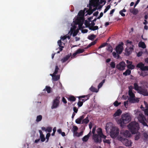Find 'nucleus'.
<instances>
[{
  "instance_id": "1",
  "label": "nucleus",
  "mask_w": 148,
  "mask_h": 148,
  "mask_svg": "<svg viewBox=\"0 0 148 148\" xmlns=\"http://www.w3.org/2000/svg\"><path fill=\"white\" fill-rule=\"evenodd\" d=\"M131 120V117L130 114L127 113L123 114L121 118L117 121V123L120 124V126L122 127L123 124H125L129 122Z\"/></svg>"
},
{
  "instance_id": "2",
  "label": "nucleus",
  "mask_w": 148,
  "mask_h": 148,
  "mask_svg": "<svg viewBox=\"0 0 148 148\" xmlns=\"http://www.w3.org/2000/svg\"><path fill=\"white\" fill-rule=\"evenodd\" d=\"M128 127L133 134H135L139 128L138 123L135 121L132 122L130 123L128 126Z\"/></svg>"
},
{
  "instance_id": "3",
  "label": "nucleus",
  "mask_w": 148,
  "mask_h": 148,
  "mask_svg": "<svg viewBox=\"0 0 148 148\" xmlns=\"http://www.w3.org/2000/svg\"><path fill=\"white\" fill-rule=\"evenodd\" d=\"M123 42H122L121 44L118 45L116 48V52H113L112 53V55L114 58H117L118 59L120 58L119 54L122 53L123 49Z\"/></svg>"
},
{
  "instance_id": "4",
  "label": "nucleus",
  "mask_w": 148,
  "mask_h": 148,
  "mask_svg": "<svg viewBox=\"0 0 148 148\" xmlns=\"http://www.w3.org/2000/svg\"><path fill=\"white\" fill-rule=\"evenodd\" d=\"M118 140L121 141L123 145L127 147H131L132 143L131 140L124 138L122 137H118Z\"/></svg>"
},
{
  "instance_id": "5",
  "label": "nucleus",
  "mask_w": 148,
  "mask_h": 148,
  "mask_svg": "<svg viewBox=\"0 0 148 148\" xmlns=\"http://www.w3.org/2000/svg\"><path fill=\"white\" fill-rule=\"evenodd\" d=\"M119 129L117 127H114L112 128L110 132L111 137L113 138H115L119 135Z\"/></svg>"
},
{
  "instance_id": "6",
  "label": "nucleus",
  "mask_w": 148,
  "mask_h": 148,
  "mask_svg": "<svg viewBox=\"0 0 148 148\" xmlns=\"http://www.w3.org/2000/svg\"><path fill=\"white\" fill-rule=\"evenodd\" d=\"M60 97V96L56 97L53 100L52 105L51 106V109H54L57 108L59 106Z\"/></svg>"
},
{
  "instance_id": "7",
  "label": "nucleus",
  "mask_w": 148,
  "mask_h": 148,
  "mask_svg": "<svg viewBox=\"0 0 148 148\" xmlns=\"http://www.w3.org/2000/svg\"><path fill=\"white\" fill-rule=\"evenodd\" d=\"M84 20V17H77V18L74 21L75 24L78 25L79 29L82 28Z\"/></svg>"
},
{
  "instance_id": "8",
  "label": "nucleus",
  "mask_w": 148,
  "mask_h": 148,
  "mask_svg": "<svg viewBox=\"0 0 148 148\" xmlns=\"http://www.w3.org/2000/svg\"><path fill=\"white\" fill-rule=\"evenodd\" d=\"M139 121L145 126H147L145 122L146 118L144 115L142 113L140 114L138 118Z\"/></svg>"
},
{
  "instance_id": "9",
  "label": "nucleus",
  "mask_w": 148,
  "mask_h": 148,
  "mask_svg": "<svg viewBox=\"0 0 148 148\" xmlns=\"http://www.w3.org/2000/svg\"><path fill=\"white\" fill-rule=\"evenodd\" d=\"M90 95L88 94L85 95H82L79 97H77L78 98L79 101H82L84 102L89 99Z\"/></svg>"
},
{
  "instance_id": "10",
  "label": "nucleus",
  "mask_w": 148,
  "mask_h": 148,
  "mask_svg": "<svg viewBox=\"0 0 148 148\" xmlns=\"http://www.w3.org/2000/svg\"><path fill=\"white\" fill-rule=\"evenodd\" d=\"M125 63L124 62L122 61L116 65V67L120 70H123L125 69Z\"/></svg>"
},
{
  "instance_id": "11",
  "label": "nucleus",
  "mask_w": 148,
  "mask_h": 148,
  "mask_svg": "<svg viewBox=\"0 0 148 148\" xmlns=\"http://www.w3.org/2000/svg\"><path fill=\"white\" fill-rule=\"evenodd\" d=\"M99 135L97 134H93L92 136V138L94 140L95 142L96 143H100L102 141V140L101 138H99Z\"/></svg>"
},
{
  "instance_id": "12",
  "label": "nucleus",
  "mask_w": 148,
  "mask_h": 148,
  "mask_svg": "<svg viewBox=\"0 0 148 148\" xmlns=\"http://www.w3.org/2000/svg\"><path fill=\"white\" fill-rule=\"evenodd\" d=\"M138 92L144 96H148V92L146 89L142 88H141L140 89Z\"/></svg>"
},
{
  "instance_id": "13",
  "label": "nucleus",
  "mask_w": 148,
  "mask_h": 148,
  "mask_svg": "<svg viewBox=\"0 0 148 148\" xmlns=\"http://www.w3.org/2000/svg\"><path fill=\"white\" fill-rule=\"evenodd\" d=\"M114 127L112 126V124L111 122H109L107 123L105 129L106 131H109V130H111L112 128Z\"/></svg>"
},
{
  "instance_id": "14",
  "label": "nucleus",
  "mask_w": 148,
  "mask_h": 148,
  "mask_svg": "<svg viewBox=\"0 0 148 148\" xmlns=\"http://www.w3.org/2000/svg\"><path fill=\"white\" fill-rule=\"evenodd\" d=\"M128 100L130 103H138L139 101V99L137 98H129L128 99Z\"/></svg>"
},
{
  "instance_id": "15",
  "label": "nucleus",
  "mask_w": 148,
  "mask_h": 148,
  "mask_svg": "<svg viewBox=\"0 0 148 148\" xmlns=\"http://www.w3.org/2000/svg\"><path fill=\"white\" fill-rule=\"evenodd\" d=\"M123 135L124 136L127 138L130 137L131 136L129 131L127 130H126L123 132Z\"/></svg>"
},
{
  "instance_id": "16",
  "label": "nucleus",
  "mask_w": 148,
  "mask_h": 148,
  "mask_svg": "<svg viewBox=\"0 0 148 148\" xmlns=\"http://www.w3.org/2000/svg\"><path fill=\"white\" fill-rule=\"evenodd\" d=\"M122 113V111L120 109H118L114 114L113 115V116L115 117L117 116H119L121 115Z\"/></svg>"
},
{
  "instance_id": "17",
  "label": "nucleus",
  "mask_w": 148,
  "mask_h": 148,
  "mask_svg": "<svg viewBox=\"0 0 148 148\" xmlns=\"http://www.w3.org/2000/svg\"><path fill=\"white\" fill-rule=\"evenodd\" d=\"M130 12L134 15H136L138 12V11L137 8L131 9L130 10Z\"/></svg>"
},
{
  "instance_id": "18",
  "label": "nucleus",
  "mask_w": 148,
  "mask_h": 148,
  "mask_svg": "<svg viewBox=\"0 0 148 148\" xmlns=\"http://www.w3.org/2000/svg\"><path fill=\"white\" fill-rule=\"evenodd\" d=\"M134 89L138 91V92L140 90V89L141 88V87L138 86V84L137 83H135L134 84Z\"/></svg>"
},
{
  "instance_id": "19",
  "label": "nucleus",
  "mask_w": 148,
  "mask_h": 148,
  "mask_svg": "<svg viewBox=\"0 0 148 148\" xmlns=\"http://www.w3.org/2000/svg\"><path fill=\"white\" fill-rule=\"evenodd\" d=\"M132 49L131 47H130L129 48H125V54L127 56L129 55L131 53V50Z\"/></svg>"
},
{
  "instance_id": "20",
  "label": "nucleus",
  "mask_w": 148,
  "mask_h": 148,
  "mask_svg": "<svg viewBox=\"0 0 148 148\" xmlns=\"http://www.w3.org/2000/svg\"><path fill=\"white\" fill-rule=\"evenodd\" d=\"M88 115L85 119L82 121V124H88L90 120L88 119Z\"/></svg>"
},
{
  "instance_id": "21",
  "label": "nucleus",
  "mask_w": 148,
  "mask_h": 148,
  "mask_svg": "<svg viewBox=\"0 0 148 148\" xmlns=\"http://www.w3.org/2000/svg\"><path fill=\"white\" fill-rule=\"evenodd\" d=\"M135 134H136V135L135 136V140H137L140 138V132L138 131L136 132Z\"/></svg>"
},
{
  "instance_id": "22",
  "label": "nucleus",
  "mask_w": 148,
  "mask_h": 148,
  "mask_svg": "<svg viewBox=\"0 0 148 148\" xmlns=\"http://www.w3.org/2000/svg\"><path fill=\"white\" fill-rule=\"evenodd\" d=\"M144 64L142 62H140L138 64L136 67L138 68H140V69L142 71Z\"/></svg>"
},
{
  "instance_id": "23",
  "label": "nucleus",
  "mask_w": 148,
  "mask_h": 148,
  "mask_svg": "<svg viewBox=\"0 0 148 148\" xmlns=\"http://www.w3.org/2000/svg\"><path fill=\"white\" fill-rule=\"evenodd\" d=\"M138 46L139 47H141L143 49H145L146 47V46L145 43L144 42H140L138 44Z\"/></svg>"
},
{
  "instance_id": "24",
  "label": "nucleus",
  "mask_w": 148,
  "mask_h": 148,
  "mask_svg": "<svg viewBox=\"0 0 148 148\" xmlns=\"http://www.w3.org/2000/svg\"><path fill=\"white\" fill-rule=\"evenodd\" d=\"M84 11L82 10H81L79 11L78 14V16L77 17H84Z\"/></svg>"
},
{
  "instance_id": "25",
  "label": "nucleus",
  "mask_w": 148,
  "mask_h": 148,
  "mask_svg": "<svg viewBox=\"0 0 148 148\" xmlns=\"http://www.w3.org/2000/svg\"><path fill=\"white\" fill-rule=\"evenodd\" d=\"M70 57V56L67 55L65 57L62 59L61 60V61L62 63H64Z\"/></svg>"
},
{
  "instance_id": "26",
  "label": "nucleus",
  "mask_w": 148,
  "mask_h": 148,
  "mask_svg": "<svg viewBox=\"0 0 148 148\" xmlns=\"http://www.w3.org/2000/svg\"><path fill=\"white\" fill-rule=\"evenodd\" d=\"M68 99L70 101H74L76 100V98L73 95L70 96L68 98Z\"/></svg>"
},
{
  "instance_id": "27",
  "label": "nucleus",
  "mask_w": 148,
  "mask_h": 148,
  "mask_svg": "<svg viewBox=\"0 0 148 148\" xmlns=\"http://www.w3.org/2000/svg\"><path fill=\"white\" fill-rule=\"evenodd\" d=\"M129 95L130 97V98H134L135 97V95L132 90H129Z\"/></svg>"
},
{
  "instance_id": "28",
  "label": "nucleus",
  "mask_w": 148,
  "mask_h": 148,
  "mask_svg": "<svg viewBox=\"0 0 148 148\" xmlns=\"http://www.w3.org/2000/svg\"><path fill=\"white\" fill-rule=\"evenodd\" d=\"M131 73V71L129 69L125 71L123 73V74L125 76L129 75Z\"/></svg>"
},
{
  "instance_id": "29",
  "label": "nucleus",
  "mask_w": 148,
  "mask_h": 148,
  "mask_svg": "<svg viewBox=\"0 0 148 148\" xmlns=\"http://www.w3.org/2000/svg\"><path fill=\"white\" fill-rule=\"evenodd\" d=\"M95 37L96 36L95 35L92 34L90 36H89L88 37V38L90 40H93Z\"/></svg>"
},
{
  "instance_id": "30",
  "label": "nucleus",
  "mask_w": 148,
  "mask_h": 148,
  "mask_svg": "<svg viewBox=\"0 0 148 148\" xmlns=\"http://www.w3.org/2000/svg\"><path fill=\"white\" fill-rule=\"evenodd\" d=\"M60 78V75H56L55 74V75H54L53 78L52 79L54 81H56L58 80Z\"/></svg>"
},
{
  "instance_id": "31",
  "label": "nucleus",
  "mask_w": 148,
  "mask_h": 148,
  "mask_svg": "<svg viewBox=\"0 0 148 148\" xmlns=\"http://www.w3.org/2000/svg\"><path fill=\"white\" fill-rule=\"evenodd\" d=\"M98 135L100 136L101 135L103 134L102 132V130L101 128H99L97 131Z\"/></svg>"
},
{
  "instance_id": "32",
  "label": "nucleus",
  "mask_w": 148,
  "mask_h": 148,
  "mask_svg": "<svg viewBox=\"0 0 148 148\" xmlns=\"http://www.w3.org/2000/svg\"><path fill=\"white\" fill-rule=\"evenodd\" d=\"M143 136L145 140V141H148V135L145 132L143 134Z\"/></svg>"
},
{
  "instance_id": "33",
  "label": "nucleus",
  "mask_w": 148,
  "mask_h": 148,
  "mask_svg": "<svg viewBox=\"0 0 148 148\" xmlns=\"http://www.w3.org/2000/svg\"><path fill=\"white\" fill-rule=\"evenodd\" d=\"M90 90L91 91L93 92H98V90L97 89L92 86L90 88Z\"/></svg>"
},
{
  "instance_id": "34",
  "label": "nucleus",
  "mask_w": 148,
  "mask_h": 148,
  "mask_svg": "<svg viewBox=\"0 0 148 148\" xmlns=\"http://www.w3.org/2000/svg\"><path fill=\"white\" fill-rule=\"evenodd\" d=\"M89 138L88 136L86 135L82 138V140L84 142H86L88 140Z\"/></svg>"
},
{
  "instance_id": "35",
  "label": "nucleus",
  "mask_w": 148,
  "mask_h": 148,
  "mask_svg": "<svg viewBox=\"0 0 148 148\" xmlns=\"http://www.w3.org/2000/svg\"><path fill=\"white\" fill-rule=\"evenodd\" d=\"M42 119V116L41 115H39L37 116L36 121L37 122L40 121Z\"/></svg>"
},
{
  "instance_id": "36",
  "label": "nucleus",
  "mask_w": 148,
  "mask_h": 148,
  "mask_svg": "<svg viewBox=\"0 0 148 148\" xmlns=\"http://www.w3.org/2000/svg\"><path fill=\"white\" fill-rule=\"evenodd\" d=\"M99 29L98 27L97 26H93L92 27H90L89 28V29L90 30H91L93 31H95L96 30L98 29Z\"/></svg>"
},
{
  "instance_id": "37",
  "label": "nucleus",
  "mask_w": 148,
  "mask_h": 148,
  "mask_svg": "<svg viewBox=\"0 0 148 148\" xmlns=\"http://www.w3.org/2000/svg\"><path fill=\"white\" fill-rule=\"evenodd\" d=\"M107 50L108 51L111 53L113 49L112 47L110 45H109L108 47Z\"/></svg>"
},
{
  "instance_id": "38",
  "label": "nucleus",
  "mask_w": 148,
  "mask_h": 148,
  "mask_svg": "<svg viewBox=\"0 0 148 148\" xmlns=\"http://www.w3.org/2000/svg\"><path fill=\"white\" fill-rule=\"evenodd\" d=\"M127 68L129 69L132 70L134 68L135 66L132 64H129L127 66Z\"/></svg>"
},
{
  "instance_id": "39",
  "label": "nucleus",
  "mask_w": 148,
  "mask_h": 148,
  "mask_svg": "<svg viewBox=\"0 0 148 148\" xmlns=\"http://www.w3.org/2000/svg\"><path fill=\"white\" fill-rule=\"evenodd\" d=\"M126 11V10L125 9H123V10H121L119 12V14L121 15V16H125V14L123 13V12H125Z\"/></svg>"
},
{
  "instance_id": "40",
  "label": "nucleus",
  "mask_w": 148,
  "mask_h": 148,
  "mask_svg": "<svg viewBox=\"0 0 148 148\" xmlns=\"http://www.w3.org/2000/svg\"><path fill=\"white\" fill-rule=\"evenodd\" d=\"M84 51V50L83 49H79L76 51V52L77 54L83 53Z\"/></svg>"
},
{
  "instance_id": "41",
  "label": "nucleus",
  "mask_w": 148,
  "mask_h": 148,
  "mask_svg": "<svg viewBox=\"0 0 148 148\" xmlns=\"http://www.w3.org/2000/svg\"><path fill=\"white\" fill-rule=\"evenodd\" d=\"M79 29H77L76 30L74 31L73 32V36L74 37L75 36L78 34L79 32Z\"/></svg>"
},
{
  "instance_id": "42",
  "label": "nucleus",
  "mask_w": 148,
  "mask_h": 148,
  "mask_svg": "<svg viewBox=\"0 0 148 148\" xmlns=\"http://www.w3.org/2000/svg\"><path fill=\"white\" fill-rule=\"evenodd\" d=\"M140 75L143 77H144L148 75V73L145 72H141Z\"/></svg>"
},
{
  "instance_id": "43",
  "label": "nucleus",
  "mask_w": 148,
  "mask_h": 148,
  "mask_svg": "<svg viewBox=\"0 0 148 148\" xmlns=\"http://www.w3.org/2000/svg\"><path fill=\"white\" fill-rule=\"evenodd\" d=\"M89 22L90 21H85V25L86 26L88 27L89 29V28L90 27H91L90 26V23Z\"/></svg>"
},
{
  "instance_id": "44",
  "label": "nucleus",
  "mask_w": 148,
  "mask_h": 148,
  "mask_svg": "<svg viewBox=\"0 0 148 148\" xmlns=\"http://www.w3.org/2000/svg\"><path fill=\"white\" fill-rule=\"evenodd\" d=\"M47 93H49L51 92V88L49 86H46L45 87Z\"/></svg>"
},
{
  "instance_id": "45",
  "label": "nucleus",
  "mask_w": 148,
  "mask_h": 148,
  "mask_svg": "<svg viewBox=\"0 0 148 148\" xmlns=\"http://www.w3.org/2000/svg\"><path fill=\"white\" fill-rule=\"evenodd\" d=\"M83 103L84 102H82V101H81L79 100V101L77 103V104L78 106V107H81L82 106Z\"/></svg>"
},
{
  "instance_id": "46",
  "label": "nucleus",
  "mask_w": 148,
  "mask_h": 148,
  "mask_svg": "<svg viewBox=\"0 0 148 148\" xmlns=\"http://www.w3.org/2000/svg\"><path fill=\"white\" fill-rule=\"evenodd\" d=\"M121 104V102H118V101H116L114 102V106L116 107H117L119 105H120Z\"/></svg>"
},
{
  "instance_id": "47",
  "label": "nucleus",
  "mask_w": 148,
  "mask_h": 148,
  "mask_svg": "<svg viewBox=\"0 0 148 148\" xmlns=\"http://www.w3.org/2000/svg\"><path fill=\"white\" fill-rule=\"evenodd\" d=\"M108 44L107 42L104 43L102 44L98 48L99 49H100L101 48L103 47Z\"/></svg>"
},
{
  "instance_id": "48",
  "label": "nucleus",
  "mask_w": 148,
  "mask_h": 148,
  "mask_svg": "<svg viewBox=\"0 0 148 148\" xmlns=\"http://www.w3.org/2000/svg\"><path fill=\"white\" fill-rule=\"evenodd\" d=\"M40 137L41 139V142H43L45 140V139L44 135L40 136Z\"/></svg>"
},
{
  "instance_id": "49",
  "label": "nucleus",
  "mask_w": 148,
  "mask_h": 148,
  "mask_svg": "<svg viewBox=\"0 0 148 148\" xmlns=\"http://www.w3.org/2000/svg\"><path fill=\"white\" fill-rule=\"evenodd\" d=\"M76 27L75 26H74L73 28H71L70 32H71V34H72L73 32L75 30Z\"/></svg>"
},
{
  "instance_id": "50",
  "label": "nucleus",
  "mask_w": 148,
  "mask_h": 148,
  "mask_svg": "<svg viewBox=\"0 0 148 148\" xmlns=\"http://www.w3.org/2000/svg\"><path fill=\"white\" fill-rule=\"evenodd\" d=\"M59 70V68L58 67V66H56V67H55V71L54 72V73L56 74H57L58 73Z\"/></svg>"
},
{
  "instance_id": "51",
  "label": "nucleus",
  "mask_w": 148,
  "mask_h": 148,
  "mask_svg": "<svg viewBox=\"0 0 148 148\" xmlns=\"http://www.w3.org/2000/svg\"><path fill=\"white\" fill-rule=\"evenodd\" d=\"M110 66L111 68H114L115 67V64L114 62H112L110 64Z\"/></svg>"
},
{
  "instance_id": "52",
  "label": "nucleus",
  "mask_w": 148,
  "mask_h": 148,
  "mask_svg": "<svg viewBox=\"0 0 148 148\" xmlns=\"http://www.w3.org/2000/svg\"><path fill=\"white\" fill-rule=\"evenodd\" d=\"M140 84H141L142 85L143 84H145V87L147 88L148 87L147 83L145 81H141L140 82Z\"/></svg>"
},
{
  "instance_id": "53",
  "label": "nucleus",
  "mask_w": 148,
  "mask_h": 148,
  "mask_svg": "<svg viewBox=\"0 0 148 148\" xmlns=\"http://www.w3.org/2000/svg\"><path fill=\"white\" fill-rule=\"evenodd\" d=\"M62 43V42L61 40H59L58 41V45L59 46V47H60L64 48V47L62 46V45H61Z\"/></svg>"
},
{
  "instance_id": "54",
  "label": "nucleus",
  "mask_w": 148,
  "mask_h": 148,
  "mask_svg": "<svg viewBox=\"0 0 148 148\" xmlns=\"http://www.w3.org/2000/svg\"><path fill=\"white\" fill-rule=\"evenodd\" d=\"M82 121L79 118H77L75 120V122L77 124H82Z\"/></svg>"
},
{
  "instance_id": "55",
  "label": "nucleus",
  "mask_w": 148,
  "mask_h": 148,
  "mask_svg": "<svg viewBox=\"0 0 148 148\" xmlns=\"http://www.w3.org/2000/svg\"><path fill=\"white\" fill-rule=\"evenodd\" d=\"M103 141L104 143H107L108 144H110V140L108 139L103 140Z\"/></svg>"
},
{
  "instance_id": "56",
  "label": "nucleus",
  "mask_w": 148,
  "mask_h": 148,
  "mask_svg": "<svg viewBox=\"0 0 148 148\" xmlns=\"http://www.w3.org/2000/svg\"><path fill=\"white\" fill-rule=\"evenodd\" d=\"M52 127H48L45 130L46 131H47L49 132H50L52 131Z\"/></svg>"
},
{
  "instance_id": "57",
  "label": "nucleus",
  "mask_w": 148,
  "mask_h": 148,
  "mask_svg": "<svg viewBox=\"0 0 148 148\" xmlns=\"http://www.w3.org/2000/svg\"><path fill=\"white\" fill-rule=\"evenodd\" d=\"M78 127L76 126H73V132H75L77 131L78 130Z\"/></svg>"
},
{
  "instance_id": "58",
  "label": "nucleus",
  "mask_w": 148,
  "mask_h": 148,
  "mask_svg": "<svg viewBox=\"0 0 148 148\" xmlns=\"http://www.w3.org/2000/svg\"><path fill=\"white\" fill-rule=\"evenodd\" d=\"M97 39H95L94 41L90 43L92 45H95L97 42Z\"/></svg>"
},
{
  "instance_id": "59",
  "label": "nucleus",
  "mask_w": 148,
  "mask_h": 148,
  "mask_svg": "<svg viewBox=\"0 0 148 148\" xmlns=\"http://www.w3.org/2000/svg\"><path fill=\"white\" fill-rule=\"evenodd\" d=\"M53 133L51 134L52 136H54L55 135V133L56 131V127L53 128Z\"/></svg>"
},
{
  "instance_id": "60",
  "label": "nucleus",
  "mask_w": 148,
  "mask_h": 148,
  "mask_svg": "<svg viewBox=\"0 0 148 148\" xmlns=\"http://www.w3.org/2000/svg\"><path fill=\"white\" fill-rule=\"evenodd\" d=\"M142 71H148V66H145L144 65L143 68L142 70Z\"/></svg>"
},
{
  "instance_id": "61",
  "label": "nucleus",
  "mask_w": 148,
  "mask_h": 148,
  "mask_svg": "<svg viewBox=\"0 0 148 148\" xmlns=\"http://www.w3.org/2000/svg\"><path fill=\"white\" fill-rule=\"evenodd\" d=\"M73 110L74 112L75 113H77L78 111V109L76 107H74L73 108Z\"/></svg>"
},
{
  "instance_id": "62",
  "label": "nucleus",
  "mask_w": 148,
  "mask_h": 148,
  "mask_svg": "<svg viewBox=\"0 0 148 148\" xmlns=\"http://www.w3.org/2000/svg\"><path fill=\"white\" fill-rule=\"evenodd\" d=\"M144 112L145 114L148 116V108L144 109Z\"/></svg>"
},
{
  "instance_id": "63",
  "label": "nucleus",
  "mask_w": 148,
  "mask_h": 148,
  "mask_svg": "<svg viewBox=\"0 0 148 148\" xmlns=\"http://www.w3.org/2000/svg\"><path fill=\"white\" fill-rule=\"evenodd\" d=\"M50 135H51V134L50 133H48L47 134H46V139L47 140V141H48V140L49 139V138L50 136Z\"/></svg>"
},
{
  "instance_id": "64",
  "label": "nucleus",
  "mask_w": 148,
  "mask_h": 148,
  "mask_svg": "<svg viewBox=\"0 0 148 148\" xmlns=\"http://www.w3.org/2000/svg\"><path fill=\"white\" fill-rule=\"evenodd\" d=\"M85 117V115H83L82 116H80L78 118H79L82 121L83 119Z\"/></svg>"
}]
</instances>
